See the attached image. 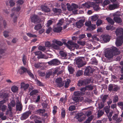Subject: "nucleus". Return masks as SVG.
I'll return each mask as SVG.
<instances>
[{
	"mask_svg": "<svg viewBox=\"0 0 123 123\" xmlns=\"http://www.w3.org/2000/svg\"><path fill=\"white\" fill-rule=\"evenodd\" d=\"M118 97L117 95H115L113 98V103H116L118 101Z\"/></svg>",
	"mask_w": 123,
	"mask_h": 123,
	"instance_id": "44",
	"label": "nucleus"
},
{
	"mask_svg": "<svg viewBox=\"0 0 123 123\" xmlns=\"http://www.w3.org/2000/svg\"><path fill=\"white\" fill-rule=\"evenodd\" d=\"M104 110L105 112H106V114H107V113H108L110 112V109H109L107 107H105L104 108Z\"/></svg>",
	"mask_w": 123,
	"mask_h": 123,
	"instance_id": "63",
	"label": "nucleus"
},
{
	"mask_svg": "<svg viewBox=\"0 0 123 123\" xmlns=\"http://www.w3.org/2000/svg\"><path fill=\"white\" fill-rule=\"evenodd\" d=\"M120 52L116 47L112 46L111 49L107 50L105 53V57L108 59L111 58L114 55H118L120 54Z\"/></svg>",
	"mask_w": 123,
	"mask_h": 123,
	"instance_id": "1",
	"label": "nucleus"
},
{
	"mask_svg": "<svg viewBox=\"0 0 123 123\" xmlns=\"http://www.w3.org/2000/svg\"><path fill=\"white\" fill-rule=\"evenodd\" d=\"M95 4L93 2H91L90 1L87 2L85 4H82L83 6H85L87 8H89L90 7H93Z\"/></svg>",
	"mask_w": 123,
	"mask_h": 123,
	"instance_id": "10",
	"label": "nucleus"
},
{
	"mask_svg": "<svg viewBox=\"0 0 123 123\" xmlns=\"http://www.w3.org/2000/svg\"><path fill=\"white\" fill-rule=\"evenodd\" d=\"M120 88L118 86H114L113 89V91L114 92H117L119 90Z\"/></svg>",
	"mask_w": 123,
	"mask_h": 123,
	"instance_id": "60",
	"label": "nucleus"
},
{
	"mask_svg": "<svg viewBox=\"0 0 123 123\" xmlns=\"http://www.w3.org/2000/svg\"><path fill=\"white\" fill-rule=\"evenodd\" d=\"M26 34L27 36L30 37L35 38L36 37H37L36 35H33L30 33H26Z\"/></svg>",
	"mask_w": 123,
	"mask_h": 123,
	"instance_id": "45",
	"label": "nucleus"
},
{
	"mask_svg": "<svg viewBox=\"0 0 123 123\" xmlns=\"http://www.w3.org/2000/svg\"><path fill=\"white\" fill-rule=\"evenodd\" d=\"M31 112L29 111H27L23 113L21 116L22 120H25L31 114Z\"/></svg>",
	"mask_w": 123,
	"mask_h": 123,
	"instance_id": "8",
	"label": "nucleus"
},
{
	"mask_svg": "<svg viewBox=\"0 0 123 123\" xmlns=\"http://www.w3.org/2000/svg\"><path fill=\"white\" fill-rule=\"evenodd\" d=\"M10 6L11 7L13 6L15 4V3L12 0H10L9 2Z\"/></svg>",
	"mask_w": 123,
	"mask_h": 123,
	"instance_id": "54",
	"label": "nucleus"
},
{
	"mask_svg": "<svg viewBox=\"0 0 123 123\" xmlns=\"http://www.w3.org/2000/svg\"><path fill=\"white\" fill-rule=\"evenodd\" d=\"M38 92V90L36 89H34L32 90V91L30 93V94L31 96H32L36 94Z\"/></svg>",
	"mask_w": 123,
	"mask_h": 123,
	"instance_id": "37",
	"label": "nucleus"
},
{
	"mask_svg": "<svg viewBox=\"0 0 123 123\" xmlns=\"http://www.w3.org/2000/svg\"><path fill=\"white\" fill-rule=\"evenodd\" d=\"M22 61L24 65H25L26 63V59L25 56V55H24L23 57L22 58Z\"/></svg>",
	"mask_w": 123,
	"mask_h": 123,
	"instance_id": "55",
	"label": "nucleus"
},
{
	"mask_svg": "<svg viewBox=\"0 0 123 123\" xmlns=\"http://www.w3.org/2000/svg\"><path fill=\"white\" fill-rule=\"evenodd\" d=\"M34 66L36 68H39L42 66V63L40 62L35 63L34 64Z\"/></svg>",
	"mask_w": 123,
	"mask_h": 123,
	"instance_id": "31",
	"label": "nucleus"
},
{
	"mask_svg": "<svg viewBox=\"0 0 123 123\" xmlns=\"http://www.w3.org/2000/svg\"><path fill=\"white\" fill-rule=\"evenodd\" d=\"M84 81L85 85L88 84L89 83L93 82V79L91 78H87L84 79Z\"/></svg>",
	"mask_w": 123,
	"mask_h": 123,
	"instance_id": "26",
	"label": "nucleus"
},
{
	"mask_svg": "<svg viewBox=\"0 0 123 123\" xmlns=\"http://www.w3.org/2000/svg\"><path fill=\"white\" fill-rule=\"evenodd\" d=\"M57 109V107L56 106H55L53 107V113L54 114H55L57 112L56 110Z\"/></svg>",
	"mask_w": 123,
	"mask_h": 123,
	"instance_id": "62",
	"label": "nucleus"
},
{
	"mask_svg": "<svg viewBox=\"0 0 123 123\" xmlns=\"http://www.w3.org/2000/svg\"><path fill=\"white\" fill-rule=\"evenodd\" d=\"M123 42V37H119L116 41L115 44L117 47L121 46Z\"/></svg>",
	"mask_w": 123,
	"mask_h": 123,
	"instance_id": "6",
	"label": "nucleus"
},
{
	"mask_svg": "<svg viewBox=\"0 0 123 123\" xmlns=\"http://www.w3.org/2000/svg\"><path fill=\"white\" fill-rule=\"evenodd\" d=\"M94 69L89 66H88L85 70L84 74L86 75L91 76L93 73Z\"/></svg>",
	"mask_w": 123,
	"mask_h": 123,
	"instance_id": "3",
	"label": "nucleus"
},
{
	"mask_svg": "<svg viewBox=\"0 0 123 123\" xmlns=\"http://www.w3.org/2000/svg\"><path fill=\"white\" fill-rule=\"evenodd\" d=\"M38 49L42 51H44L46 50L44 46H39Z\"/></svg>",
	"mask_w": 123,
	"mask_h": 123,
	"instance_id": "59",
	"label": "nucleus"
},
{
	"mask_svg": "<svg viewBox=\"0 0 123 123\" xmlns=\"http://www.w3.org/2000/svg\"><path fill=\"white\" fill-rule=\"evenodd\" d=\"M102 23V20L100 19H99L97 21L96 25L97 26H99Z\"/></svg>",
	"mask_w": 123,
	"mask_h": 123,
	"instance_id": "53",
	"label": "nucleus"
},
{
	"mask_svg": "<svg viewBox=\"0 0 123 123\" xmlns=\"http://www.w3.org/2000/svg\"><path fill=\"white\" fill-rule=\"evenodd\" d=\"M84 59V57H78L76 59V64L78 65V68H80L85 65L83 63Z\"/></svg>",
	"mask_w": 123,
	"mask_h": 123,
	"instance_id": "2",
	"label": "nucleus"
},
{
	"mask_svg": "<svg viewBox=\"0 0 123 123\" xmlns=\"http://www.w3.org/2000/svg\"><path fill=\"white\" fill-rule=\"evenodd\" d=\"M27 73L31 78L32 79H33L34 78V75L31 72V71L28 70V71H27Z\"/></svg>",
	"mask_w": 123,
	"mask_h": 123,
	"instance_id": "43",
	"label": "nucleus"
},
{
	"mask_svg": "<svg viewBox=\"0 0 123 123\" xmlns=\"http://www.w3.org/2000/svg\"><path fill=\"white\" fill-rule=\"evenodd\" d=\"M21 70L20 72V74H22L24 73L27 72L28 70L25 68L22 67L21 68Z\"/></svg>",
	"mask_w": 123,
	"mask_h": 123,
	"instance_id": "34",
	"label": "nucleus"
},
{
	"mask_svg": "<svg viewBox=\"0 0 123 123\" xmlns=\"http://www.w3.org/2000/svg\"><path fill=\"white\" fill-rule=\"evenodd\" d=\"M84 114L83 113H79L77 116V119H78V121L79 122H81L83 121L85 119V118L83 116Z\"/></svg>",
	"mask_w": 123,
	"mask_h": 123,
	"instance_id": "12",
	"label": "nucleus"
},
{
	"mask_svg": "<svg viewBox=\"0 0 123 123\" xmlns=\"http://www.w3.org/2000/svg\"><path fill=\"white\" fill-rule=\"evenodd\" d=\"M68 68L70 74H73L74 71V68L71 65H69L68 66Z\"/></svg>",
	"mask_w": 123,
	"mask_h": 123,
	"instance_id": "22",
	"label": "nucleus"
},
{
	"mask_svg": "<svg viewBox=\"0 0 123 123\" xmlns=\"http://www.w3.org/2000/svg\"><path fill=\"white\" fill-rule=\"evenodd\" d=\"M86 89L88 91H92L93 89V87L91 85H89L86 86Z\"/></svg>",
	"mask_w": 123,
	"mask_h": 123,
	"instance_id": "36",
	"label": "nucleus"
},
{
	"mask_svg": "<svg viewBox=\"0 0 123 123\" xmlns=\"http://www.w3.org/2000/svg\"><path fill=\"white\" fill-rule=\"evenodd\" d=\"M106 20L108 22L111 24V25H113L114 23V22L113 20L110 17L106 18Z\"/></svg>",
	"mask_w": 123,
	"mask_h": 123,
	"instance_id": "27",
	"label": "nucleus"
},
{
	"mask_svg": "<svg viewBox=\"0 0 123 123\" xmlns=\"http://www.w3.org/2000/svg\"><path fill=\"white\" fill-rule=\"evenodd\" d=\"M41 8L42 10L46 12H48L50 11V10L47 6H41Z\"/></svg>",
	"mask_w": 123,
	"mask_h": 123,
	"instance_id": "23",
	"label": "nucleus"
},
{
	"mask_svg": "<svg viewBox=\"0 0 123 123\" xmlns=\"http://www.w3.org/2000/svg\"><path fill=\"white\" fill-rule=\"evenodd\" d=\"M115 22L118 23H121L122 22L121 18L119 17L115 16L113 18Z\"/></svg>",
	"mask_w": 123,
	"mask_h": 123,
	"instance_id": "21",
	"label": "nucleus"
},
{
	"mask_svg": "<svg viewBox=\"0 0 123 123\" xmlns=\"http://www.w3.org/2000/svg\"><path fill=\"white\" fill-rule=\"evenodd\" d=\"M61 78H57L55 82L56 83L57 86L60 87H62L64 85V83L62 82Z\"/></svg>",
	"mask_w": 123,
	"mask_h": 123,
	"instance_id": "5",
	"label": "nucleus"
},
{
	"mask_svg": "<svg viewBox=\"0 0 123 123\" xmlns=\"http://www.w3.org/2000/svg\"><path fill=\"white\" fill-rule=\"evenodd\" d=\"M115 33L117 36L123 37V29L120 28H117L115 31Z\"/></svg>",
	"mask_w": 123,
	"mask_h": 123,
	"instance_id": "9",
	"label": "nucleus"
},
{
	"mask_svg": "<svg viewBox=\"0 0 123 123\" xmlns=\"http://www.w3.org/2000/svg\"><path fill=\"white\" fill-rule=\"evenodd\" d=\"M41 19L39 17L36 15H34L31 17V21L35 24L39 23L41 21Z\"/></svg>",
	"mask_w": 123,
	"mask_h": 123,
	"instance_id": "4",
	"label": "nucleus"
},
{
	"mask_svg": "<svg viewBox=\"0 0 123 123\" xmlns=\"http://www.w3.org/2000/svg\"><path fill=\"white\" fill-rule=\"evenodd\" d=\"M2 111H4L7 109V106L5 105H3L1 108Z\"/></svg>",
	"mask_w": 123,
	"mask_h": 123,
	"instance_id": "64",
	"label": "nucleus"
},
{
	"mask_svg": "<svg viewBox=\"0 0 123 123\" xmlns=\"http://www.w3.org/2000/svg\"><path fill=\"white\" fill-rule=\"evenodd\" d=\"M0 97L3 98L4 99L7 100L9 97V94L7 92H2L0 93Z\"/></svg>",
	"mask_w": 123,
	"mask_h": 123,
	"instance_id": "11",
	"label": "nucleus"
},
{
	"mask_svg": "<svg viewBox=\"0 0 123 123\" xmlns=\"http://www.w3.org/2000/svg\"><path fill=\"white\" fill-rule=\"evenodd\" d=\"M119 5L118 4L113 3V4H110L108 8L110 10H112L117 9Z\"/></svg>",
	"mask_w": 123,
	"mask_h": 123,
	"instance_id": "14",
	"label": "nucleus"
},
{
	"mask_svg": "<svg viewBox=\"0 0 123 123\" xmlns=\"http://www.w3.org/2000/svg\"><path fill=\"white\" fill-rule=\"evenodd\" d=\"M31 119H34L35 122L38 119H40L41 118L39 116H36L35 115H32L30 117Z\"/></svg>",
	"mask_w": 123,
	"mask_h": 123,
	"instance_id": "25",
	"label": "nucleus"
},
{
	"mask_svg": "<svg viewBox=\"0 0 123 123\" xmlns=\"http://www.w3.org/2000/svg\"><path fill=\"white\" fill-rule=\"evenodd\" d=\"M29 86V85L28 84H25L24 82H22L20 84L21 88L23 89L25 91L28 89Z\"/></svg>",
	"mask_w": 123,
	"mask_h": 123,
	"instance_id": "15",
	"label": "nucleus"
},
{
	"mask_svg": "<svg viewBox=\"0 0 123 123\" xmlns=\"http://www.w3.org/2000/svg\"><path fill=\"white\" fill-rule=\"evenodd\" d=\"M85 22V20L83 19H80L76 23V26L78 28H80L82 27L83 24Z\"/></svg>",
	"mask_w": 123,
	"mask_h": 123,
	"instance_id": "17",
	"label": "nucleus"
},
{
	"mask_svg": "<svg viewBox=\"0 0 123 123\" xmlns=\"http://www.w3.org/2000/svg\"><path fill=\"white\" fill-rule=\"evenodd\" d=\"M85 94V92H81V91H77L74 92V95L76 96H83Z\"/></svg>",
	"mask_w": 123,
	"mask_h": 123,
	"instance_id": "19",
	"label": "nucleus"
},
{
	"mask_svg": "<svg viewBox=\"0 0 123 123\" xmlns=\"http://www.w3.org/2000/svg\"><path fill=\"white\" fill-rule=\"evenodd\" d=\"M78 86H82V85H85L84 80H80L78 81Z\"/></svg>",
	"mask_w": 123,
	"mask_h": 123,
	"instance_id": "38",
	"label": "nucleus"
},
{
	"mask_svg": "<svg viewBox=\"0 0 123 123\" xmlns=\"http://www.w3.org/2000/svg\"><path fill=\"white\" fill-rule=\"evenodd\" d=\"M51 48L56 50L60 49V47L59 46L54 43L51 44Z\"/></svg>",
	"mask_w": 123,
	"mask_h": 123,
	"instance_id": "33",
	"label": "nucleus"
},
{
	"mask_svg": "<svg viewBox=\"0 0 123 123\" xmlns=\"http://www.w3.org/2000/svg\"><path fill=\"white\" fill-rule=\"evenodd\" d=\"M62 30V27H57L54 28V31L56 32H60Z\"/></svg>",
	"mask_w": 123,
	"mask_h": 123,
	"instance_id": "30",
	"label": "nucleus"
},
{
	"mask_svg": "<svg viewBox=\"0 0 123 123\" xmlns=\"http://www.w3.org/2000/svg\"><path fill=\"white\" fill-rule=\"evenodd\" d=\"M51 72L49 71L47 72L45 76V78H47L49 77L52 74Z\"/></svg>",
	"mask_w": 123,
	"mask_h": 123,
	"instance_id": "50",
	"label": "nucleus"
},
{
	"mask_svg": "<svg viewBox=\"0 0 123 123\" xmlns=\"http://www.w3.org/2000/svg\"><path fill=\"white\" fill-rule=\"evenodd\" d=\"M45 111V110L44 109H39L36 111V112L37 113L39 114L40 115L42 116Z\"/></svg>",
	"mask_w": 123,
	"mask_h": 123,
	"instance_id": "28",
	"label": "nucleus"
},
{
	"mask_svg": "<svg viewBox=\"0 0 123 123\" xmlns=\"http://www.w3.org/2000/svg\"><path fill=\"white\" fill-rule=\"evenodd\" d=\"M16 109L17 111H21L22 109V105L21 103L19 101L16 103Z\"/></svg>",
	"mask_w": 123,
	"mask_h": 123,
	"instance_id": "16",
	"label": "nucleus"
},
{
	"mask_svg": "<svg viewBox=\"0 0 123 123\" xmlns=\"http://www.w3.org/2000/svg\"><path fill=\"white\" fill-rule=\"evenodd\" d=\"M114 86L112 84H110L108 86V90L109 91L111 92L113 91Z\"/></svg>",
	"mask_w": 123,
	"mask_h": 123,
	"instance_id": "40",
	"label": "nucleus"
},
{
	"mask_svg": "<svg viewBox=\"0 0 123 123\" xmlns=\"http://www.w3.org/2000/svg\"><path fill=\"white\" fill-rule=\"evenodd\" d=\"M71 82V81L69 79H68L67 81L65 82V88L68 87L69 86V84Z\"/></svg>",
	"mask_w": 123,
	"mask_h": 123,
	"instance_id": "41",
	"label": "nucleus"
},
{
	"mask_svg": "<svg viewBox=\"0 0 123 123\" xmlns=\"http://www.w3.org/2000/svg\"><path fill=\"white\" fill-rule=\"evenodd\" d=\"M55 43L59 46H61L63 45L62 43L60 41L56 40L55 41Z\"/></svg>",
	"mask_w": 123,
	"mask_h": 123,
	"instance_id": "56",
	"label": "nucleus"
},
{
	"mask_svg": "<svg viewBox=\"0 0 123 123\" xmlns=\"http://www.w3.org/2000/svg\"><path fill=\"white\" fill-rule=\"evenodd\" d=\"M11 90L12 92H15L18 91V87L15 86H13L11 88Z\"/></svg>",
	"mask_w": 123,
	"mask_h": 123,
	"instance_id": "32",
	"label": "nucleus"
},
{
	"mask_svg": "<svg viewBox=\"0 0 123 123\" xmlns=\"http://www.w3.org/2000/svg\"><path fill=\"white\" fill-rule=\"evenodd\" d=\"M72 8L73 10H75L78 8V6L74 3H73L72 5Z\"/></svg>",
	"mask_w": 123,
	"mask_h": 123,
	"instance_id": "58",
	"label": "nucleus"
},
{
	"mask_svg": "<svg viewBox=\"0 0 123 123\" xmlns=\"http://www.w3.org/2000/svg\"><path fill=\"white\" fill-rule=\"evenodd\" d=\"M52 10L55 14H60L62 12V10L60 9L53 8Z\"/></svg>",
	"mask_w": 123,
	"mask_h": 123,
	"instance_id": "24",
	"label": "nucleus"
},
{
	"mask_svg": "<svg viewBox=\"0 0 123 123\" xmlns=\"http://www.w3.org/2000/svg\"><path fill=\"white\" fill-rule=\"evenodd\" d=\"M60 53L61 56L63 57V59H66V57L67 56V54L65 53L63 51H61L60 52Z\"/></svg>",
	"mask_w": 123,
	"mask_h": 123,
	"instance_id": "35",
	"label": "nucleus"
},
{
	"mask_svg": "<svg viewBox=\"0 0 123 123\" xmlns=\"http://www.w3.org/2000/svg\"><path fill=\"white\" fill-rule=\"evenodd\" d=\"M83 74L82 71L81 70H79L78 71L76 74V76H80L81 75Z\"/></svg>",
	"mask_w": 123,
	"mask_h": 123,
	"instance_id": "57",
	"label": "nucleus"
},
{
	"mask_svg": "<svg viewBox=\"0 0 123 123\" xmlns=\"http://www.w3.org/2000/svg\"><path fill=\"white\" fill-rule=\"evenodd\" d=\"M108 95H104L102 99L103 103H104L106 101V100L107 99V97H108Z\"/></svg>",
	"mask_w": 123,
	"mask_h": 123,
	"instance_id": "47",
	"label": "nucleus"
},
{
	"mask_svg": "<svg viewBox=\"0 0 123 123\" xmlns=\"http://www.w3.org/2000/svg\"><path fill=\"white\" fill-rule=\"evenodd\" d=\"M60 62L57 59H53L48 62V64L50 65H58L60 64Z\"/></svg>",
	"mask_w": 123,
	"mask_h": 123,
	"instance_id": "7",
	"label": "nucleus"
},
{
	"mask_svg": "<svg viewBox=\"0 0 123 123\" xmlns=\"http://www.w3.org/2000/svg\"><path fill=\"white\" fill-rule=\"evenodd\" d=\"M75 109V107L74 105H71L69 106L68 110L70 111H72Z\"/></svg>",
	"mask_w": 123,
	"mask_h": 123,
	"instance_id": "51",
	"label": "nucleus"
},
{
	"mask_svg": "<svg viewBox=\"0 0 123 123\" xmlns=\"http://www.w3.org/2000/svg\"><path fill=\"white\" fill-rule=\"evenodd\" d=\"M68 44H70L73 47L74 49H77L79 47V46L76 43H74L71 41H68Z\"/></svg>",
	"mask_w": 123,
	"mask_h": 123,
	"instance_id": "20",
	"label": "nucleus"
},
{
	"mask_svg": "<svg viewBox=\"0 0 123 123\" xmlns=\"http://www.w3.org/2000/svg\"><path fill=\"white\" fill-rule=\"evenodd\" d=\"M113 112L112 111H110L108 113L106 114L107 115V116L108 117H111L113 115Z\"/></svg>",
	"mask_w": 123,
	"mask_h": 123,
	"instance_id": "61",
	"label": "nucleus"
},
{
	"mask_svg": "<svg viewBox=\"0 0 123 123\" xmlns=\"http://www.w3.org/2000/svg\"><path fill=\"white\" fill-rule=\"evenodd\" d=\"M45 45L46 47L50 48L51 47V44H50L49 42L47 41L45 43Z\"/></svg>",
	"mask_w": 123,
	"mask_h": 123,
	"instance_id": "52",
	"label": "nucleus"
},
{
	"mask_svg": "<svg viewBox=\"0 0 123 123\" xmlns=\"http://www.w3.org/2000/svg\"><path fill=\"white\" fill-rule=\"evenodd\" d=\"M95 28L96 25H91L88 27L87 30L89 31H92L94 30Z\"/></svg>",
	"mask_w": 123,
	"mask_h": 123,
	"instance_id": "29",
	"label": "nucleus"
},
{
	"mask_svg": "<svg viewBox=\"0 0 123 123\" xmlns=\"http://www.w3.org/2000/svg\"><path fill=\"white\" fill-rule=\"evenodd\" d=\"M35 55H37V58L39 59L43 58L44 56V55L42 54V53L41 51H36L34 52Z\"/></svg>",
	"mask_w": 123,
	"mask_h": 123,
	"instance_id": "18",
	"label": "nucleus"
},
{
	"mask_svg": "<svg viewBox=\"0 0 123 123\" xmlns=\"http://www.w3.org/2000/svg\"><path fill=\"white\" fill-rule=\"evenodd\" d=\"M110 39V36L107 35H105L102 37V40L104 43H107L109 42Z\"/></svg>",
	"mask_w": 123,
	"mask_h": 123,
	"instance_id": "13",
	"label": "nucleus"
},
{
	"mask_svg": "<svg viewBox=\"0 0 123 123\" xmlns=\"http://www.w3.org/2000/svg\"><path fill=\"white\" fill-rule=\"evenodd\" d=\"M66 114L65 110H64L62 109V112H61V115L62 117L63 118H64L65 117Z\"/></svg>",
	"mask_w": 123,
	"mask_h": 123,
	"instance_id": "42",
	"label": "nucleus"
},
{
	"mask_svg": "<svg viewBox=\"0 0 123 123\" xmlns=\"http://www.w3.org/2000/svg\"><path fill=\"white\" fill-rule=\"evenodd\" d=\"M67 8L68 11H72L73 10L72 5L70 6L68 3H67Z\"/></svg>",
	"mask_w": 123,
	"mask_h": 123,
	"instance_id": "49",
	"label": "nucleus"
},
{
	"mask_svg": "<svg viewBox=\"0 0 123 123\" xmlns=\"http://www.w3.org/2000/svg\"><path fill=\"white\" fill-rule=\"evenodd\" d=\"M15 101L14 100H12L10 102V103L9 104H10L12 106V107H14L15 106Z\"/></svg>",
	"mask_w": 123,
	"mask_h": 123,
	"instance_id": "48",
	"label": "nucleus"
},
{
	"mask_svg": "<svg viewBox=\"0 0 123 123\" xmlns=\"http://www.w3.org/2000/svg\"><path fill=\"white\" fill-rule=\"evenodd\" d=\"M104 113V112L102 110H100L98 111V117H100L102 116Z\"/></svg>",
	"mask_w": 123,
	"mask_h": 123,
	"instance_id": "46",
	"label": "nucleus"
},
{
	"mask_svg": "<svg viewBox=\"0 0 123 123\" xmlns=\"http://www.w3.org/2000/svg\"><path fill=\"white\" fill-rule=\"evenodd\" d=\"M42 27L41 24H39L35 26L34 29L36 30H38L40 29Z\"/></svg>",
	"mask_w": 123,
	"mask_h": 123,
	"instance_id": "39",
	"label": "nucleus"
}]
</instances>
